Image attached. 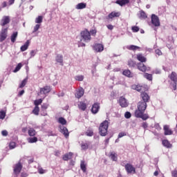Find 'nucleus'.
Returning a JSON list of instances; mask_svg holds the SVG:
<instances>
[{
  "label": "nucleus",
  "instance_id": "nucleus-37",
  "mask_svg": "<svg viewBox=\"0 0 177 177\" xmlns=\"http://www.w3.org/2000/svg\"><path fill=\"white\" fill-rule=\"evenodd\" d=\"M32 113L35 114V115H39V106H35Z\"/></svg>",
  "mask_w": 177,
  "mask_h": 177
},
{
  "label": "nucleus",
  "instance_id": "nucleus-63",
  "mask_svg": "<svg viewBox=\"0 0 177 177\" xmlns=\"http://www.w3.org/2000/svg\"><path fill=\"white\" fill-rule=\"evenodd\" d=\"M28 176V174L27 173H21V177H27Z\"/></svg>",
  "mask_w": 177,
  "mask_h": 177
},
{
  "label": "nucleus",
  "instance_id": "nucleus-5",
  "mask_svg": "<svg viewBox=\"0 0 177 177\" xmlns=\"http://www.w3.org/2000/svg\"><path fill=\"white\" fill-rule=\"evenodd\" d=\"M8 38V28H2L0 32V42H3Z\"/></svg>",
  "mask_w": 177,
  "mask_h": 177
},
{
  "label": "nucleus",
  "instance_id": "nucleus-47",
  "mask_svg": "<svg viewBox=\"0 0 177 177\" xmlns=\"http://www.w3.org/2000/svg\"><path fill=\"white\" fill-rule=\"evenodd\" d=\"M43 19L44 17L42 16H39L35 19V23H37V24H41V23H42Z\"/></svg>",
  "mask_w": 177,
  "mask_h": 177
},
{
  "label": "nucleus",
  "instance_id": "nucleus-62",
  "mask_svg": "<svg viewBox=\"0 0 177 177\" xmlns=\"http://www.w3.org/2000/svg\"><path fill=\"white\" fill-rule=\"evenodd\" d=\"M90 35L91 34V35H96V30H91L90 32Z\"/></svg>",
  "mask_w": 177,
  "mask_h": 177
},
{
  "label": "nucleus",
  "instance_id": "nucleus-40",
  "mask_svg": "<svg viewBox=\"0 0 177 177\" xmlns=\"http://www.w3.org/2000/svg\"><path fill=\"white\" fill-rule=\"evenodd\" d=\"M110 158H111V160H113V161H117V160H118L116 153L114 152L111 153Z\"/></svg>",
  "mask_w": 177,
  "mask_h": 177
},
{
  "label": "nucleus",
  "instance_id": "nucleus-16",
  "mask_svg": "<svg viewBox=\"0 0 177 177\" xmlns=\"http://www.w3.org/2000/svg\"><path fill=\"white\" fill-rule=\"evenodd\" d=\"M163 130H164V134L165 136H168V135H172L174 133V131H172V130L171 129H169V126L168 125H165L163 127Z\"/></svg>",
  "mask_w": 177,
  "mask_h": 177
},
{
  "label": "nucleus",
  "instance_id": "nucleus-27",
  "mask_svg": "<svg viewBox=\"0 0 177 177\" xmlns=\"http://www.w3.org/2000/svg\"><path fill=\"white\" fill-rule=\"evenodd\" d=\"M55 60L57 63H60L61 66H63V55H57L55 57Z\"/></svg>",
  "mask_w": 177,
  "mask_h": 177
},
{
  "label": "nucleus",
  "instance_id": "nucleus-6",
  "mask_svg": "<svg viewBox=\"0 0 177 177\" xmlns=\"http://www.w3.org/2000/svg\"><path fill=\"white\" fill-rule=\"evenodd\" d=\"M137 68L140 71H142V73H146V71H150V68L146 66L143 62H139L137 64Z\"/></svg>",
  "mask_w": 177,
  "mask_h": 177
},
{
  "label": "nucleus",
  "instance_id": "nucleus-54",
  "mask_svg": "<svg viewBox=\"0 0 177 177\" xmlns=\"http://www.w3.org/2000/svg\"><path fill=\"white\" fill-rule=\"evenodd\" d=\"M124 117L125 118H131V112H126L124 114Z\"/></svg>",
  "mask_w": 177,
  "mask_h": 177
},
{
  "label": "nucleus",
  "instance_id": "nucleus-21",
  "mask_svg": "<svg viewBox=\"0 0 177 177\" xmlns=\"http://www.w3.org/2000/svg\"><path fill=\"white\" fill-rule=\"evenodd\" d=\"M84 88H81L75 93V97H77V99H81V97L84 96Z\"/></svg>",
  "mask_w": 177,
  "mask_h": 177
},
{
  "label": "nucleus",
  "instance_id": "nucleus-9",
  "mask_svg": "<svg viewBox=\"0 0 177 177\" xmlns=\"http://www.w3.org/2000/svg\"><path fill=\"white\" fill-rule=\"evenodd\" d=\"M52 91L50 86H45L43 88H40V94L41 95H48Z\"/></svg>",
  "mask_w": 177,
  "mask_h": 177
},
{
  "label": "nucleus",
  "instance_id": "nucleus-2",
  "mask_svg": "<svg viewBox=\"0 0 177 177\" xmlns=\"http://www.w3.org/2000/svg\"><path fill=\"white\" fill-rule=\"evenodd\" d=\"M80 37L81 39L80 41H78V46L79 47H85V43L90 42V41L92 39V37H91V32L88 31V29H85L80 32ZM83 41V42H82Z\"/></svg>",
  "mask_w": 177,
  "mask_h": 177
},
{
  "label": "nucleus",
  "instance_id": "nucleus-61",
  "mask_svg": "<svg viewBox=\"0 0 177 177\" xmlns=\"http://www.w3.org/2000/svg\"><path fill=\"white\" fill-rule=\"evenodd\" d=\"M106 27H107L108 30H113V28H114V26H113L111 24L107 25Z\"/></svg>",
  "mask_w": 177,
  "mask_h": 177
},
{
  "label": "nucleus",
  "instance_id": "nucleus-56",
  "mask_svg": "<svg viewBox=\"0 0 177 177\" xmlns=\"http://www.w3.org/2000/svg\"><path fill=\"white\" fill-rule=\"evenodd\" d=\"M155 53L158 56H161V55H162V52H161L160 49H156Z\"/></svg>",
  "mask_w": 177,
  "mask_h": 177
},
{
  "label": "nucleus",
  "instance_id": "nucleus-43",
  "mask_svg": "<svg viewBox=\"0 0 177 177\" xmlns=\"http://www.w3.org/2000/svg\"><path fill=\"white\" fill-rule=\"evenodd\" d=\"M23 67V64L21 63H19L15 69L13 71V73H17V71H20V69Z\"/></svg>",
  "mask_w": 177,
  "mask_h": 177
},
{
  "label": "nucleus",
  "instance_id": "nucleus-52",
  "mask_svg": "<svg viewBox=\"0 0 177 177\" xmlns=\"http://www.w3.org/2000/svg\"><path fill=\"white\" fill-rule=\"evenodd\" d=\"M131 30H132L133 32H138L139 31V27L132 26Z\"/></svg>",
  "mask_w": 177,
  "mask_h": 177
},
{
  "label": "nucleus",
  "instance_id": "nucleus-31",
  "mask_svg": "<svg viewBox=\"0 0 177 177\" xmlns=\"http://www.w3.org/2000/svg\"><path fill=\"white\" fill-rule=\"evenodd\" d=\"M78 107L82 111H85V110H86V104H85L84 102H81L78 104Z\"/></svg>",
  "mask_w": 177,
  "mask_h": 177
},
{
  "label": "nucleus",
  "instance_id": "nucleus-45",
  "mask_svg": "<svg viewBox=\"0 0 177 177\" xmlns=\"http://www.w3.org/2000/svg\"><path fill=\"white\" fill-rule=\"evenodd\" d=\"M89 143H82L81 145V147L82 149V150H88V149L89 148Z\"/></svg>",
  "mask_w": 177,
  "mask_h": 177
},
{
  "label": "nucleus",
  "instance_id": "nucleus-59",
  "mask_svg": "<svg viewBox=\"0 0 177 177\" xmlns=\"http://www.w3.org/2000/svg\"><path fill=\"white\" fill-rule=\"evenodd\" d=\"M123 136H127V133L122 132V133H120L119 135H118L119 138H123Z\"/></svg>",
  "mask_w": 177,
  "mask_h": 177
},
{
  "label": "nucleus",
  "instance_id": "nucleus-25",
  "mask_svg": "<svg viewBox=\"0 0 177 177\" xmlns=\"http://www.w3.org/2000/svg\"><path fill=\"white\" fill-rule=\"evenodd\" d=\"M143 86H140L139 84L136 85L134 84L132 86V89H134L135 91H137L138 92H142V91H143Z\"/></svg>",
  "mask_w": 177,
  "mask_h": 177
},
{
  "label": "nucleus",
  "instance_id": "nucleus-11",
  "mask_svg": "<svg viewBox=\"0 0 177 177\" xmlns=\"http://www.w3.org/2000/svg\"><path fill=\"white\" fill-rule=\"evenodd\" d=\"M140 97H141V98L143 100L142 102H144V103H147V102H149L150 101V96L146 92L141 93Z\"/></svg>",
  "mask_w": 177,
  "mask_h": 177
},
{
  "label": "nucleus",
  "instance_id": "nucleus-20",
  "mask_svg": "<svg viewBox=\"0 0 177 177\" xmlns=\"http://www.w3.org/2000/svg\"><path fill=\"white\" fill-rule=\"evenodd\" d=\"M169 78H170L171 81L174 82V84L177 83V75L175 72H171V73L169 75Z\"/></svg>",
  "mask_w": 177,
  "mask_h": 177
},
{
  "label": "nucleus",
  "instance_id": "nucleus-24",
  "mask_svg": "<svg viewBox=\"0 0 177 177\" xmlns=\"http://www.w3.org/2000/svg\"><path fill=\"white\" fill-rule=\"evenodd\" d=\"M28 46H30V40H27L24 45L21 47V51L25 52V50H27L28 49Z\"/></svg>",
  "mask_w": 177,
  "mask_h": 177
},
{
  "label": "nucleus",
  "instance_id": "nucleus-13",
  "mask_svg": "<svg viewBox=\"0 0 177 177\" xmlns=\"http://www.w3.org/2000/svg\"><path fill=\"white\" fill-rule=\"evenodd\" d=\"M10 23V18L9 16L3 17V19L1 21L0 25L2 27H4V26H6V24H9Z\"/></svg>",
  "mask_w": 177,
  "mask_h": 177
},
{
  "label": "nucleus",
  "instance_id": "nucleus-17",
  "mask_svg": "<svg viewBox=\"0 0 177 177\" xmlns=\"http://www.w3.org/2000/svg\"><path fill=\"white\" fill-rule=\"evenodd\" d=\"M73 156H74L73 152H68L63 156L62 160H64V161H68V160H71V158H73Z\"/></svg>",
  "mask_w": 177,
  "mask_h": 177
},
{
  "label": "nucleus",
  "instance_id": "nucleus-46",
  "mask_svg": "<svg viewBox=\"0 0 177 177\" xmlns=\"http://www.w3.org/2000/svg\"><path fill=\"white\" fill-rule=\"evenodd\" d=\"M85 135L86 136H93V130L91 129H88L86 132H85Z\"/></svg>",
  "mask_w": 177,
  "mask_h": 177
},
{
  "label": "nucleus",
  "instance_id": "nucleus-28",
  "mask_svg": "<svg viewBox=\"0 0 177 177\" xmlns=\"http://www.w3.org/2000/svg\"><path fill=\"white\" fill-rule=\"evenodd\" d=\"M80 168L83 172H86V163L85 162V160H81Z\"/></svg>",
  "mask_w": 177,
  "mask_h": 177
},
{
  "label": "nucleus",
  "instance_id": "nucleus-38",
  "mask_svg": "<svg viewBox=\"0 0 177 177\" xmlns=\"http://www.w3.org/2000/svg\"><path fill=\"white\" fill-rule=\"evenodd\" d=\"M58 122H59V124H62V125H66V124H67V120H66L64 118L61 117V118H59Z\"/></svg>",
  "mask_w": 177,
  "mask_h": 177
},
{
  "label": "nucleus",
  "instance_id": "nucleus-64",
  "mask_svg": "<svg viewBox=\"0 0 177 177\" xmlns=\"http://www.w3.org/2000/svg\"><path fill=\"white\" fill-rule=\"evenodd\" d=\"M27 129H28L27 127H23L21 130L23 133H26V132H27Z\"/></svg>",
  "mask_w": 177,
  "mask_h": 177
},
{
  "label": "nucleus",
  "instance_id": "nucleus-12",
  "mask_svg": "<svg viewBox=\"0 0 177 177\" xmlns=\"http://www.w3.org/2000/svg\"><path fill=\"white\" fill-rule=\"evenodd\" d=\"M93 49L94 50H95V52H103V50H104V46H103V44H95L93 46Z\"/></svg>",
  "mask_w": 177,
  "mask_h": 177
},
{
  "label": "nucleus",
  "instance_id": "nucleus-14",
  "mask_svg": "<svg viewBox=\"0 0 177 177\" xmlns=\"http://www.w3.org/2000/svg\"><path fill=\"white\" fill-rule=\"evenodd\" d=\"M119 104L122 108H125L128 106V101L127 99H125V97H120L119 99Z\"/></svg>",
  "mask_w": 177,
  "mask_h": 177
},
{
  "label": "nucleus",
  "instance_id": "nucleus-23",
  "mask_svg": "<svg viewBox=\"0 0 177 177\" xmlns=\"http://www.w3.org/2000/svg\"><path fill=\"white\" fill-rule=\"evenodd\" d=\"M137 59L141 63H146L147 62V59L142 54H138Z\"/></svg>",
  "mask_w": 177,
  "mask_h": 177
},
{
  "label": "nucleus",
  "instance_id": "nucleus-36",
  "mask_svg": "<svg viewBox=\"0 0 177 177\" xmlns=\"http://www.w3.org/2000/svg\"><path fill=\"white\" fill-rule=\"evenodd\" d=\"M127 49H129V50H138V49H140V47L135 45H131L127 47Z\"/></svg>",
  "mask_w": 177,
  "mask_h": 177
},
{
  "label": "nucleus",
  "instance_id": "nucleus-58",
  "mask_svg": "<svg viewBox=\"0 0 177 177\" xmlns=\"http://www.w3.org/2000/svg\"><path fill=\"white\" fill-rule=\"evenodd\" d=\"M171 176L177 177V170H174L171 171Z\"/></svg>",
  "mask_w": 177,
  "mask_h": 177
},
{
  "label": "nucleus",
  "instance_id": "nucleus-18",
  "mask_svg": "<svg viewBox=\"0 0 177 177\" xmlns=\"http://www.w3.org/2000/svg\"><path fill=\"white\" fill-rule=\"evenodd\" d=\"M115 3L119 5V6H125V5H128V3H129V0H117Z\"/></svg>",
  "mask_w": 177,
  "mask_h": 177
},
{
  "label": "nucleus",
  "instance_id": "nucleus-48",
  "mask_svg": "<svg viewBox=\"0 0 177 177\" xmlns=\"http://www.w3.org/2000/svg\"><path fill=\"white\" fill-rule=\"evenodd\" d=\"M9 147L10 150H12V149H15L16 147V142H10Z\"/></svg>",
  "mask_w": 177,
  "mask_h": 177
},
{
  "label": "nucleus",
  "instance_id": "nucleus-35",
  "mask_svg": "<svg viewBox=\"0 0 177 177\" xmlns=\"http://www.w3.org/2000/svg\"><path fill=\"white\" fill-rule=\"evenodd\" d=\"M28 143H37L38 142V138L37 137H32L28 138Z\"/></svg>",
  "mask_w": 177,
  "mask_h": 177
},
{
  "label": "nucleus",
  "instance_id": "nucleus-10",
  "mask_svg": "<svg viewBox=\"0 0 177 177\" xmlns=\"http://www.w3.org/2000/svg\"><path fill=\"white\" fill-rule=\"evenodd\" d=\"M100 109V104L98 102L94 103L91 109V112L93 113V114H97Z\"/></svg>",
  "mask_w": 177,
  "mask_h": 177
},
{
  "label": "nucleus",
  "instance_id": "nucleus-50",
  "mask_svg": "<svg viewBox=\"0 0 177 177\" xmlns=\"http://www.w3.org/2000/svg\"><path fill=\"white\" fill-rule=\"evenodd\" d=\"M40 27H41V25H39V24H36L35 26L34 27V29H33L32 32H33V33H34V32H37V31H38V30H39Z\"/></svg>",
  "mask_w": 177,
  "mask_h": 177
},
{
  "label": "nucleus",
  "instance_id": "nucleus-42",
  "mask_svg": "<svg viewBox=\"0 0 177 177\" xmlns=\"http://www.w3.org/2000/svg\"><path fill=\"white\" fill-rule=\"evenodd\" d=\"M129 67H135L136 66V62L132 59L128 61Z\"/></svg>",
  "mask_w": 177,
  "mask_h": 177
},
{
  "label": "nucleus",
  "instance_id": "nucleus-51",
  "mask_svg": "<svg viewBox=\"0 0 177 177\" xmlns=\"http://www.w3.org/2000/svg\"><path fill=\"white\" fill-rule=\"evenodd\" d=\"M46 172V170L42 169V167H40L38 169V173L40 174L41 175L45 174Z\"/></svg>",
  "mask_w": 177,
  "mask_h": 177
},
{
  "label": "nucleus",
  "instance_id": "nucleus-19",
  "mask_svg": "<svg viewBox=\"0 0 177 177\" xmlns=\"http://www.w3.org/2000/svg\"><path fill=\"white\" fill-rule=\"evenodd\" d=\"M122 74L128 78H132V77H133V73H132L129 69H125L123 71Z\"/></svg>",
  "mask_w": 177,
  "mask_h": 177
},
{
  "label": "nucleus",
  "instance_id": "nucleus-22",
  "mask_svg": "<svg viewBox=\"0 0 177 177\" xmlns=\"http://www.w3.org/2000/svg\"><path fill=\"white\" fill-rule=\"evenodd\" d=\"M61 133L64 135L65 138H68L70 133H68V129H67V127H61Z\"/></svg>",
  "mask_w": 177,
  "mask_h": 177
},
{
  "label": "nucleus",
  "instance_id": "nucleus-4",
  "mask_svg": "<svg viewBox=\"0 0 177 177\" xmlns=\"http://www.w3.org/2000/svg\"><path fill=\"white\" fill-rule=\"evenodd\" d=\"M151 24L154 26V27H160L161 26V23L160 22V18L158 16L155 14H152L151 16Z\"/></svg>",
  "mask_w": 177,
  "mask_h": 177
},
{
  "label": "nucleus",
  "instance_id": "nucleus-7",
  "mask_svg": "<svg viewBox=\"0 0 177 177\" xmlns=\"http://www.w3.org/2000/svg\"><path fill=\"white\" fill-rule=\"evenodd\" d=\"M124 168L127 172V174H136V169L131 164L127 163L124 165Z\"/></svg>",
  "mask_w": 177,
  "mask_h": 177
},
{
  "label": "nucleus",
  "instance_id": "nucleus-49",
  "mask_svg": "<svg viewBox=\"0 0 177 177\" xmlns=\"http://www.w3.org/2000/svg\"><path fill=\"white\" fill-rule=\"evenodd\" d=\"M75 80H76V81H84V75L75 76Z\"/></svg>",
  "mask_w": 177,
  "mask_h": 177
},
{
  "label": "nucleus",
  "instance_id": "nucleus-30",
  "mask_svg": "<svg viewBox=\"0 0 177 177\" xmlns=\"http://www.w3.org/2000/svg\"><path fill=\"white\" fill-rule=\"evenodd\" d=\"M85 8H86V3H79L76 6L77 10L85 9Z\"/></svg>",
  "mask_w": 177,
  "mask_h": 177
},
{
  "label": "nucleus",
  "instance_id": "nucleus-29",
  "mask_svg": "<svg viewBox=\"0 0 177 177\" xmlns=\"http://www.w3.org/2000/svg\"><path fill=\"white\" fill-rule=\"evenodd\" d=\"M144 78L147 80L148 81H153V74H149L147 73H145L143 75Z\"/></svg>",
  "mask_w": 177,
  "mask_h": 177
},
{
  "label": "nucleus",
  "instance_id": "nucleus-39",
  "mask_svg": "<svg viewBox=\"0 0 177 177\" xmlns=\"http://www.w3.org/2000/svg\"><path fill=\"white\" fill-rule=\"evenodd\" d=\"M139 18L140 19H147V15H146V12H145V11H143V10L140 11Z\"/></svg>",
  "mask_w": 177,
  "mask_h": 177
},
{
  "label": "nucleus",
  "instance_id": "nucleus-41",
  "mask_svg": "<svg viewBox=\"0 0 177 177\" xmlns=\"http://www.w3.org/2000/svg\"><path fill=\"white\" fill-rule=\"evenodd\" d=\"M42 102H44V100L42 99H39V100H36L34 101V104L35 106L36 107H39V104H41L42 103Z\"/></svg>",
  "mask_w": 177,
  "mask_h": 177
},
{
  "label": "nucleus",
  "instance_id": "nucleus-55",
  "mask_svg": "<svg viewBox=\"0 0 177 177\" xmlns=\"http://www.w3.org/2000/svg\"><path fill=\"white\" fill-rule=\"evenodd\" d=\"M152 74H161V71L160 69H156L152 71Z\"/></svg>",
  "mask_w": 177,
  "mask_h": 177
},
{
  "label": "nucleus",
  "instance_id": "nucleus-1",
  "mask_svg": "<svg viewBox=\"0 0 177 177\" xmlns=\"http://www.w3.org/2000/svg\"><path fill=\"white\" fill-rule=\"evenodd\" d=\"M146 109H147V104L146 102H139L137 105V109L135 111L136 118H142L143 121L149 120V115L147 113H145Z\"/></svg>",
  "mask_w": 177,
  "mask_h": 177
},
{
  "label": "nucleus",
  "instance_id": "nucleus-8",
  "mask_svg": "<svg viewBox=\"0 0 177 177\" xmlns=\"http://www.w3.org/2000/svg\"><path fill=\"white\" fill-rule=\"evenodd\" d=\"M21 169H23V165H21V162H19L17 163L14 167V174L17 176L20 172H21Z\"/></svg>",
  "mask_w": 177,
  "mask_h": 177
},
{
  "label": "nucleus",
  "instance_id": "nucleus-32",
  "mask_svg": "<svg viewBox=\"0 0 177 177\" xmlns=\"http://www.w3.org/2000/svg\"><path fill=\"white\" fill-rule=\"evenodd\" d=\"M28 133L30 136H35L37 135V131L33 128H30L28 131Z\"/></svg>",
  "mask_w": 177,
  "mask_h": 177
},
{
  "label": "nucleus",
  "instance_id": "nucleus-57",
  "mask_svg": "<svg viewBox=\"0 0 177 177\" xmlns=\"http://www.w3.org/2000/svg\"><path fill=\"white\" fill-rule=\"evenodd\" d=\"M142 128H144V129H146V128H147L149 127V124H147V122H142Z\"/></svg>",
  "mask_w": 177,
  "mask_h": 177
},
{
  "label": "nucleus",
  "instance_id": "nucleus-33",
  "mask_svg": "<svg viewBox=\"0 0 177 177\" xmlns=\"http://www.w3.org/2000/svg\"><path fill=\"white\" fill-rule=\"evenodd\" d=\"M17 32H14L11 35V42H12V44H15V42H16V38H17Z\"/></svg>",
  "mask_w": 177,
  "mask_h": 177
},
{
  "label": "nucleus",
  "instance_id": "nucleus-15",
  "mask_svg": "<svg viewBox=\"0 0 177 177\" xmlns=\"http://www.w3.org/2000/svg\"><path fill=\"white\" fill-rule=\"evenodd\" d=\"M120 16H121V12L113 11L109 14L106 19H114V17H120Z\"/></svg>",
  "mask_w": 177,
  "mask_h": 177
},
{
  "label": "nucleus",
  "instance_id": "nucleus-44",
  "mask_svg": "<svg viewBox=\"0 0 177 177\" xmlns=\"http://www.w3.org/2000/svg\"><path fill=\"white\" fill-rule=\"evenodd\" d=\"M5 117H6V111H0V120H5Z\"/></svg>",
  "mask_w": 177,
  "mask_h": 177
},
{
  "label": "nucleus",
  "instance_id": "nucleus-3",
  "mask_svg": "<svg viewBox=\"0 0 177 177\" xmlns=\"http://www.w3.org/2000/svg\"><path fill=\"white\" fill-rule=\"evenodd\" d=\"M109 125H110L109 120H104L100 123L99 127V133L100 136H107V133L109 132Z\"/></svg>",
  "mask_w": 177,
  "mask_h": 177
},
{
  "label": "nucleus",
  "instance_id": "nucleus-26",
  "mask_svg": "<svg viewBox=\"0 0 177 177\" xmlns=\"http://www.w3.org/2000/svg\"><path fill=\"white\" fill-rule=\"evenodd\" d=\"M162 143L165 147H167V149H171V147H172V144H171L168 140H163Z\"/></svg>",
  "mask_w": 177,
  "mask_h": 177
},
{
  "label": "nucleus",
  "instance_id": "nucleus-53",
  "mask_svg": "<svg viewBox=\"0 0 177 177\" xmlns=\"http://www.w3.org/2000/svg\"><path fill=\"white\" fill-rule=\"evenodd\" d=\"M49 107V105L48 104H41V110H46Z\"/></svg>",
  "mask_w": 177,
  "mask_h": 177
},
{
  "label": "nucleus",
  "instance_id": "nucleus-34",
  "mask_svg": "<svg viewBox=\"0 0 177 177\" xmlns=\"http://www.w3.org/2000/svg\"><path fill=\"white\" fill-rule=\"evenodd\" d=\"M28 81V77H26L21 83L19 84V88H24L25 85H27Z\"/></svg>",
  "mask_w": 177,
  "mask_h": 177
},
{
  "label": "nucleus",
  "instance_id": "nucleus-60",
  "mask_svg": "<svg viewBox=\"0 0 177 177\" xmlns=\"http://www.w3.org/2000/svg\"><path fill=\"white\" fill-rule=\"evenodd\" d=\"M1 135H2L3 136H8V131H6V130L2 131H1Z\"/></svg>",
  "mask_w": 177,
  "mask_h": 177
}]
</instances>
